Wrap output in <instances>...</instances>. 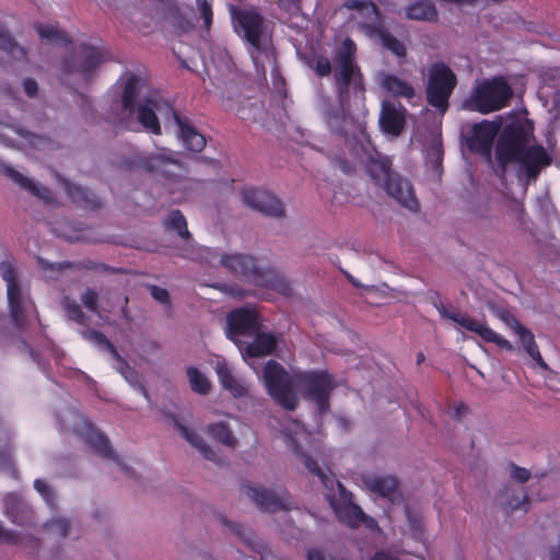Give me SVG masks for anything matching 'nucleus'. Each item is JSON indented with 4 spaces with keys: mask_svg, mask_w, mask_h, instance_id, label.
<instances>
[{
    "mask_svg": "<svg viewBox=\"0 0 560 560\" xmlns=\"http://www.w3.org/2000/svg\"><path fill=\"white\" fill-rule=\"evenodd\" d=\"M368 158L365 172L374 185L381 187L388 196L395 199L402 207L411 210H419V202L410 182L393 170V161L389 156L376 151L374 148L368 151L361 144Z\"/></svg>",
    "mask_w": 560,
    "mask_h": 560,
    "instance_id": "obj_3",
    "label": "nucleus"
},
{
    "mask_svg": "<svg viewBox=\"0 0 560 560\" xmlns=\"http://www.w3.org/2000/svg\"><path fill=\"white\" fill-rule=\"evenodd\" d=\"M150 293L154 300L162 304L170 305V294L166 289L160 288L158 285H150Z\"/></svg>",
    "mask_w": 560,
    "mask_h": 560,
    "instance_id": "obj_51",
    "label": "nucleus"
},
{
    "mask_svg": "<svg viewBox=\"0 0 560 560\" xmlns=\"http://www.w3.org/2000/svg\"><path fill=\"white\" fill-rule=\"evenodd\" d=\"M357 46L351 38L342 42L334 56V88L338 106H328L324 112L328 128L345 138L350 135L365 137L364 124L355 117L352 107L364 108L366 88L364 75L355 62Z\"/></svg>",
    "mask_w": 560,
    "mask_h": 560,
    "instance_id": "obj_1",
    "label": "nucleus"
},
{
    "mask_svg": "<svg viewBox=\"0 0 560 560\" xmlns=\"http://www.w3.org/2000/svg\"><path fill=\"white\" fill-rule=\"evenodd\" d=\"M262 378L268 394L287 410H294L299 398L294 392V374L291 376L276 360H269L262 371Z\"/></svg>",
    "mask_w": 560,
    "mask_h": 560,
    "instance_id": "obj_10",
    "label": "nucleus"
},
{
    "mask_svg": "<svg viewBox=\"0 0 560 560\" xmlns=\"http://www.w3.org/2000/svg\"><path fill=\"white\" fill-rule=\"evenodd\" d=\"M370 36H376L382 45L395 56L402 58L407 55L405 45L395 37L382 23H368L362 25Z\"/></svg>",
    "mask_w": 560,
    "mask_h": 560,
    "instance_id": "obj_23",
    "label": "nucleus"
},
{
    "mask_svg": "<svg viewBox=\"0 0 560 560\" xmlns=\"http://www.w3.org/2000/svg\"><path fill=\"white\" fill-rule=\"evenodd\" d=\"M45 528L49 533L67 537L70 532V522L63 517L52 518L45 523Z\"/></svg>",
    "mask_w": 560,
    "mask_h": 560,
    "instance_id": "obj_45",
    "label": "nucleus"
},
{
    "mask_svg": "<svg viewBox=\"0 0 560 560\" xmlns=\"http://www.w3.org/2000/svg\"><path fill=\"white\" fill-rule=\"evenodd\" d=\"M174 425L179 431L180 435L192 447L197 448L206 459L217 462V452L211 446H209L198 433L188 429L176 418L174 419Z\"/></svg>",
    "mask_w": 560,
    "mask_h": 560,
    "instance_id": "obj_30",
    "label": "nucleus"
},
{
    "mask_svg": "<svg viewBox=\"0 0 560 560\" xmlns=\"http://www.w3.org/2000/svg\"><path fill=\"white\" fill-rule=\"evenodd\" d=\"M335 166L338 167L345 174H351L354 172L352 164L342 156H337L334 160Z\"/></svg>",
    "mask_w": 560,
    "mask_h": 560,
    "instance_id": "obj_55",
    "label": "nucleus"
},
{
    "mask_svg": "<svg viewBox=\"0 0 560 560\" xmlns=\"http://www.w3.org/2000/svg\"><path fill=\"white\" fill-rule=\"evenodd\" d=\"M498 127L493 122L483 120L476 124L472 135L468 140V148L471 152L490 156Z\"/></svg>",
    "mask_w": 560,
    "mask_h": 560,
    "instance_id": "obj_19",
    "label": "nucleus"
},
{
    "mask_svg": "<svg viewBox=\"0 0 560 560\" xmlns=\"http://www.w3.org/2000/svg\"><path fill=\"white\" fill-rule=\"evenodd\" d=\"M363 481L370 491L388 499L393 503L400 497L399 482L395 477L373 475L364 477Z\"/></svg>",
    "mask_w": 560,
    "mask_h": 560,
    "instance_id": "obj_25",
    "label": "nucleus"
},
{
    "mask_svg": "<svg viewBox=\"0 0 560 560\" xmlns=\"http://www.w3.org/2000/svg\"><path fill=\"white\" fill-rule=\"evenodd\" d=\"M221 523L229 527L244 544L255 553L261 555L265 550V545L257 536L253 533V530L242 524L233 523L229 521L226 517H220Z\"/></svg>",
    "mask_w": 560,
    "mask_h": 560,
    "instance_id": "obj_32",
    "label": "nucleus"
},
{
    "mask_svg": "<svg viewBox=\"0 0 560 560\" xmlns=\"http://www.w3.org/2000/svg\"><path fill=\"white\" fill-rule=\"evenodd\" d=\"M550 560H559V551L552 550Z\"/></svg>",
    "mask_w": 560,
    "mask_h": 560,
    "instance_id": "obj_64",
    "label": "nucleus"
},
{
    "mask_svg": "<svg viewBox=\"0 0 560 560\" xmlns=\"http://www.w3.org/2000/svg\"><path fill=\"white\" fill-rule=\"evenodd\" d=\"M405 112L406 109L402 106L397 108L390 101L383 102L380 114V126L382 130L392 136H399L406 122Z\"/></svg>",
    "mask_w": 560,
    "mask_h": 560,
    "instance_id": "obj_20",
    "label": "nucleus"
},
{
    "mask_svg": "<svg viewBox=\"0 0 560 560\" xmlns=\"http://www.w3.org/2000/svg\"><path fill=\"white\" fill-rule=\"evenodd\" d=\"M499 317L511 328V325L513 324V319H516L513 315H511L506 311H502L499 314Z\"/></svg>",
    "mask_w": 560,
    "mask_h": 560,
    "instance_id": "obj_59",
    "label": "nucleus"
},
{
    "mask_svg": "<svg viewBox=\"0 0 560 560\" xmlns=\"http://www.w3.org/2000/svg\"><path fill=\"white\" fill-rule=\"evenodd\" d=\"M118 365L116 366V370L121 376L130 384H135L139 382V375L138 372L130 366V364L124 359L120 358V360L117 361Z\"/></svg>",
    "mask_w": 560,
    "mask_h": 560,
    "instance_id": "obj_46",
    "label": "nucleus"
},
{
    "mask_svg": "<svg viewBox=\"0 0 560 560\" xmlns=\"http://www.w3.org/2000/svg\"><path fill=\"white\" fill-rule=\"evenodd\" d=\"M191 389L200 395H207L211 389V384L203 373L197 368L189 366L186 370Z\"/></svg>",
    "mask_w": 560,
    "mask_h": 560,
    "instance_id": "obj_41",
    "label": "nucleus"
},
{
    "mask_svg": "<svg viewBox=\"0 0 560 560\" xmlns=\"http://www.w3.org/2000/svg\"><path fill=\"white\" fill-rule=\"evenodd\" d=\"M200 15L203 20V26L207 31L210 30L213 21L212 2L213 0H196Z\"/></svg>",
    "mask_w": 560,
    "mask_h": 560,
    "instance_id": "obj_47",
    "label": "nucleus"
},
{
    "mask_svg": "<svg viewBox=\"0 0 560 560\" xmlns=\"http://www.w3.org/2000/svg\"><path fill=\"white\" fill-rule=\"evenodd\" d=\"M104 348V350H106L114 360L118 361L120 360V358H122L119 352L117 351L115 345L109 340L107 339L106 342H104V346L102 347Z\"/></svg>",
    "mask_w": 560,
    "mask_h": 560,
    "instance_id": "obj_57",
    "label": "nucleus"
},
{
    "mask_svg": "<svg viewBox=\"0 0 560 560\" xmlns=\"http://www.w3.org/2000/svg\"><path fill=\"white\" fill-rule=\"evenodd\" d=\"M342 8L347 10H355L362 13L365 18L381 19V13L377 5L372 0H345Z\"/></svg>",
    "mask_w": 560,
    "mask_h": 560,
    "instance_id": "obj_40",
    "label": "nucleus"
},
{
    "mask_svg": "<svg viewBox=\"0 0 560 560\" xmlns=\"http://www.w3.org/2000/svg\"><path fill=\"white\" fill-rule=\"evenodd\" d=\"M242 493L248 497L261 511L275 513L292 508L290 494L287 490L275 491L262 487L242 486Z\"/></svg>",
    "mask_w": 560,
    "mask_h": 560,
    "instance_id": "obj_15",
    "label": "nucleus"
},
{
    "mask_svg": "<svg viewBox=\"0 0 560 560\" xmlns=\"http://www.w3.org/2000/svg\"><path fill=\"white\" fill-rule=\"evenodd\" d=\"M4 174L22 189L30 191L32 195L38 198L45 199L49 192L47 188H39L32 179L14 170L12 166H5Z\"/></svg>",
    "mask_w": 560,
    "mask_h": 560,
    "instance_id": "obj_35",
    "label": "nucleus"
},
{
    "mask_svg": "<svg viewBox=\"0 0 560 560\" xmlns=\"http://www.w3.org/2000/svg\"><path fill=\"white\" fill-rule=\"evenodd\" d=\"M229 12L233 31L247 42L256 52H260L267 27L261 13L255 7L241 8L237 5H230Z\"/></svg>",
    "mask_w": 560,
    "mask_h": 560,
    "instance_id": "obj_12",
    "label": "nucleus"
},
{
    "mask_svg": "<svg viewBox=\"0 0 560 560\" xmlns=\"http://www.w3.org/2000/svg\"><path fill=\"white\" fill-rule=\"evenodd\" d=\"M512 95V88L502 78L485 80L472 91L468 107L481 114L493 113L505 107Z\"/></svg>",
    "mask_w": 560,
    "mask_h": 560,
    "instance_id": "obj_11",
    "label": "nucleus"
},
{
    "mask_svg": "<svg viewBox=\"0 0 560 560\" xmlns=\"http://www.w3.org/2000/svg\"><path fill=\"white\" fill-rule=\"evenodd\" d=\"M439 314L458 324L463 328L477 334L483 341L492 342L506 351H513V345L500 334L487 326L485 322L477 320L465 313L448 312L443 303L434 304Z\"/></svg>",
    "mask_w": 560,
    "mask_h": 560,
    "instance_id": "obj_13",
    "label": "nucleus"
},
{
    "mask_svg": "<svg viewBox=\"0 0 560 560\" xmlns=\"http://www.w3.org/2000/svg\"><path fill=\"white\" fill-rule=\"evenodd\" d=\"M215 372L222 387L229 390L233 397L240 398L247 394L246 387L232 374L225 362H219Z\"/></svg>",
    "mask_w": 560,
    "mask_h": 560,
    "instance_id": "obj_34",
    "label": "nucleus"
},
{
    "mask_svg": "<svg viewBox=\"0 0 560 560\" xmlns=\"http://www.w3.org/2000/svg\"><path fill=\"white\" fill-rule=\"evenodd\" d=\"M457 75L443 61H435L429 66L425 82L427 103L444 115L450 107V98L457 85Z\"/></svg>",
    "mask_w": 560,
    "mask_h": 560,
    "instance_id": "obj_7",
    "label": "nucleus"
},
{
    "mask_svg": "<svg viewBox=\"0 0 560 560\" xmlns=\"http://www.w3.org/2000/svg\"><path fill=\"white\" fill-rule=\"evenodd\" d=\"M158 108V103L152 97H145L141 101L137 107L135 108V113L137 114V119L142 128L152 133V135H161V124L155 113Z\"/></svg>",
    "mask_w": 560,
    "mask_h": 560,
    "instance_id": "obj_24",
    "label": "nucleus"
},
{
    "mask_svg": "<svg viewBox=\"0 0 560 560\" xmlns=\"http://www.w3.org/2000/svg\"><path fill=\"white\" fill-rule=\"evenodd\" d=\"M307 560H327L325 555L316 549V548H311L307 550Z\"/></svg>",
    "mask_w": 560,
    "mask_h": 560,
    "instance_id": "obj_58",
    "label": "nucleus"
},
{
    "mask_svg": "<svg viewBox=\"0 0 560 560\" xmlns=\"http://www.w3.org/2000/svg\"><path fill=\"white\" fill-rule=\"evenodd\" d=\"M85 443L94 451L95 454L103 458L112 459L125 472H130V469L125 465L121 459L114 453L109 440L94 428H90L85 435Z\"/></svg>",
    "mask_w": 560,
    "mask_h": 560,
    "instance_id": "obj_21",
    "label": "nucleus"
},
{
    "mask_svg": "<svg viewBox=\"0 0 560 560\" xmlns=\"http://www.w3.org/2000/svg\"><path fill=\"white\" fill-rule=\"evenodd\" d=\"M0 542L7 545H16L20 542V536L11 529H7L0 521Z\"/></svg>",
    "mask_w": 560,
    "mask_h": 560,
    "instance_id": "obj_49",
    "label": "nucleus"
},
{
    "mask_svg": "<svg viewBox=\"0 0 560 560\" xmlns=\"http://www.w3.org/2000/svg\"><path fill=\"white\" fill-rule=\"evenodd\" d=\"M67 192L74 203L84 209L96 210L103 206V202L97 195L82 186L69 185Z\"/></svg>",
    "mask_w": 560,
    "mask_h": 560,
    "instance_id": "obj_33",
    "label": "nucleus"
},
{
    "mask_svg": "<svg viewBox=\"0 0 560 560\" xmlns=\"http://www.w3.org/2000/svg\"><path fill=\"white\" fill-rule=\"evenodd\" d=\"M253 336H255L254 340L242 350L244 358H260L273 353L277 347V339L272 334L260 332L259 330Z\"/></svg>",
    "mask_w": 560,
    "mask_h": 560,
    "instance_id": "obj_27",
    "label": "nucleus"
},
{
    "mask_svg": "<svg viewBox=\"0 0 560 560\" xmlns=\"http://www.w3.org/2000/svg\"><path fill=\"white\" fill-rule=\"evenodd\" d=\"M294 384L304 397L314 402L319 413L329 410V399L336 387L335 376L327 370L294 372Z\"/></svg>",
    "mask_w": 560,
    "mask_h": 560,
    "instance_id": "obj_9",
    "label": "nucleus"
},
{
    "mask_svg": "<svg viewBox=\"0 0 560 560\" xmlns=\"http://www.w3.org/2000/svg\"><path fill=\"white\" fill-rule=\"evenodd\" d=\"M104 60V51L101 48L81 44L73 49L69 58L62 60L61 80L67 81L74 77L78 84H88Z\"/></svg>",
    "mask_w": 560,
    "mask_h": 560,
    "instance_id": "obj_8",
    "label": "nucleus"
},
{
    "mask_svg": "<svg viewBox=\"0 0 560 560\" xmlns=\"http://www.w3.org/2000/svg\"><path fill=\"white\" fill-rule=\"evenodd\" d=\"M23 89L28 97H35L38 92V84L34 79L27 78L23 81Z\"/></svg>",
    "mask_w": 560,
    "mask_h": 560,
    "instance_id": "obj_54",
    "label": "nucleus"
},
{
    "mask_svg": "<svg viewBox=\"0 0 560 560\" xmlns=\"http://www.w3.org/2000/svg\"><path fill=\"white\" fill-rule=\"evenodd\" d=\"M511 477L513 479H515L516 481L521 482V483H524L526 482L529 477H530V472L528 469L526 468H523V467H518L514 464L511 465Z\"/></svg>",
    "mask_w": 560,
    "mask_h": 560,
    "instance_id": "obj_52",
    "label": "nucleus"
},
{
    "mask_svg": "<svg viewBox=\"0 0 560 560\" xmlns=\"http://www.w3.org/2000/svg\"><path fill=\"white\" fill-rule=\"evenodd\" d=\"M371 560H399L388 553H385L383 551L376 552Z\"/></svg>",
    "mask_w": 560,
    "mask_h": 560,
    "instance_id": "obj_60",
    "label": "nucleus"
},
{
    "mask_svg": "<svg viewBox=\"0 0 560 560\" xmlns=\"http://www.w3.org/2000/svg\"><path fill=\"white\" fill-rule=\"evenodd\" d=\"M468 411V408L465 404L458 402L453 407L452 416L456 420H460L463 416H465Z\"/></svg>",
    "mask_w": 560,
    "mask_h": 560,
    "instance_id": "obj_56",
    "label": "nucleus"
},
{
    "mask_svg": "<svg viewBox=\"0 0 560 560\" xmlns=\"http://www.w3.org/2000/svg\"><path fill=\"white\" fill-rule=\"evenodd\" d=\"M294 454L303 463L305 468L313 475L318 477L323 486L327 489L326 499L334 510L338 521L350 528H358L363 525L370 530L378 528L377 522L363 512V510L353 502L352 493L348 491L340 481H335L328 477L318 463L307 455L303 450L294 443Z\"/></svg>",
    "mask_w": 560,
    "mask_h": 560,
    "instance_id": "obj_2",
    "label": "nucleus"
},
{
    "mask_svg": "<svg viewBox=\"0 0 560 560\" xmlns=\"http://www.w3.org/2000/svg\"><path fill=\"white\" fill-rule=\"evenodd\" d=\"M38 265L45 272H60L66 269L72 270H91L95 272L110 271V267L103 262H96L91 259L81 261H61V262H49L48 260L39 257Z\"/></svg>",
    "mask_w": 560,
    "mask_h": 560,
    "instance_id": "obj_22",
    "label": "nucleus"
},
{
    "mask_svg": "<svg viewBox=\"0 0 560 560\" xmlns=\"http://www.w3.org/2000/svg\"><path fill=\"white\" fill-rule=\"evenodd\" d=\"M83 337L86 340L97 345L100 348H102L104 346V342H106V340L108 339L102 331L95 329H86L83 332Z\"/></svg>",
    "mask_w": 560,
    "mask_h": 560,
    "instance_id": "obj_50",
    "label": "nucleus"
},
{
    "mask_svg": "<svg viewBox=\"0 0 560 560\" xmlns=\"http://www.w3.org/2000/svg\"><path fill=\"white\" fill-rule=\"evenodd\" d=\"M124 165L130 170L147 172L158 179L178 183L183 189L191 188L196 184L186 177L187 168L176 153L167 149L156 153L136 152L124 161Z\"/></svg>",
    "mask_w": 560,
    "mask_h": 560,
    "instance_id": "obj_5",
    "label": "nucleus"
},
{
    "mask_svg": "<svg viewBox=\"0 0 560 560\" xmlns=\"http://www.w3.org/2000/svg\"><path fill=\"white\" fill-rule=\"evenodd\" d=\"M405 16L412 21L435 22L438 10L430 0H417L405 8Z\"/></svg>",
    "mask_w": 560,
    "mask_h": 560,
    "instance_id": "obj_31",
    "label": "nucleus"
},
{
    "mask_svg": "<svg viewBox=\"0 0 560 560\" xmlns=\"http://www.w3.org/2000/svg\"><path fill=\"white\" fill-rule=\"evenodd\" d=\"M527 133L518 124L506 126L497 142L495 155L498 164L505 167L517 160L518 155L526 149Z\"/></svg>",
    "mask_w": 560,
    "mask_h": 560,
    "instance_id": "obj_14",
    "label": "nucleus"
},
{
    "mask_svg": "<svg viewBox=\"0 0 560 560\" xmlns=\"http://www.w3.org/2000/svg\"><path fill=\"white\" fill-rule=\"evenodd\" d=\"M528 503H529V498L527 495H524L522 502L517 501L515 504H513L512 502L510 503V511L514 512L515 510L521 509L522 505H526Z\"/></svg>",
    "mask_w": 560,
    "mask_h": 560,
    "instance_id": "obj_61",
    "label": "nucleus"
},
{
    "mask_svg": "<svg viewBox=\"0 0 560 560\" xmlns=\"http://www.w3.org/2000/svg\"><path fill=\"white\" fill-rule=\"evenodd\" d=\"M511 329L520 337L522 346L526 353L542 369H548L547 363L542 359L538 345L536 343L534 334L517 319H513Z\"/></svg>",
    "mask_w": 560,
    "mask_h": 560,
    "instance_id": "obj_28",
    "label": "nucleus"
},
{
    "mask_svg": "<svg viewBox=\"0 0 560 560\" xmlns=\"http://www.w3.org/2000/svg\"><path fill=\"white\" fill-rule=\"evenodd\" d=\"M208 434L215 441L229 447H236L237 440L233 434L232 429L225 422L210 423L207 427Z\"/></svg>",
    "mask_w": 560,
    "mask_h": 560,
    "instance_id": "obj_38",
    "label": "nucleus"
},
{
    "mask_svg": "<svg viewBox=\"0 0 560 560\" xmlns=\"http://www.w3.org/2000/svg\"><path fill=\"white\" fill-rule=\"evenodd\" d=\"M243 202L267 217L281 218L285 210L281 201L270 192L258 188H244L241 191Z\"/></svg>",
    "mask_w": 560,
    "mask_h": 560,
    "instance_id": "obj_17",
    "label": "nucleus"
},
{
    "mask_svg": "<svg viewBox=\"0 0 560 560\" xmlns=\"http://www.w3.org/2000/svg\"><path fill=\"white\" fill-rule=\"evenodd\" d=\"M228 338L236 342L238 336H253L261 328L260 316L255 308L238 307L226 317Z\"/></svg>",
    "mask_w": 560,
    "mask_h": 560,
    "instance_id": "obj_16",
    "label": "nucleus"
},
{
    "mask_svg": "<svg viewBox=\"0 0 560 560\" xmlns=\"http://www.w3.org/2000/svg\"><path fill=\"white\" fill-rule=\"evenodd\" d=\"M0 49L18 61L26 59L27 52L19 45L8 30L0 25Z\"/></svg>",
    "mask_w": 560,
    "mask_h": 560,
    "instance_id": "obj_36",
    "label": "nucleus"
},
{
    "mask_svg": "<svg viewBox=\"0 0 560 560\" xmlns=\"http://www.w3.org/2000/svg\"><path fill=\"white\" fill-rule=\"evenodd\" d=\"M0 276L7 283L8 305L12 323L20 330H24L33 317L37 318V311L31 295L23 291L18 280L12 256L10 259L0 261Z\"/></svg>",
    "mask_w": 560,
    "mask_h": 560,
    "instance_id": "obj_6",
    "label": "nucleus"
},
{
    "mask_svg": "<svg viewBox=\"0 0 560 560\" xmlns=\"http://www.w3.org/2000/svg\"><path fill=\"white\" fill-rule=\"evenodd\" d=\"M81 301L83 305L92 313L98 312V294L94 289L88 288L82 296Z\"/></svg>",
    "mask_w": 560,
    "mask_h": 560,
    "instance_id": "obj_48",
    "label": "nucleus"
},
{
    "mask_svg": "<svg viewBox=\"0 0 560 560\" xmlns=\"http://www.w3.org/2000/svg\"><path fill=\"white\" fill-rule=\"evenodd\" d=\"M551 156L547 150L540 145L527 147L515 162L520 163V171L524 172L528 182H535L541 170L551 164Z\"/></svg>",
    "mask_w": 560,
    "mask_h": 560,
    "instance_id": "obj_18",
    "label": "nucleus"
},
{
    "mask_svg": "<svg viewBox=\"0 0 560 560\" xmlns=\"http://www.w3.org/2000/svg\"><path fill=\"white\" fill-rule=\"evenodd\" d=\"M140 79L136 74H130L125 83L121 95V107L125 112L132 115L137 107L138 85Z\"/></svg>",
    "mask_w": 560,
    "mask_h": 560,
    "instance_id": "obj_37",
    "label": "nucleus"
},
{
    "mask_svg": "<svg viewBox=\"0 0 560 560\" xmlns=\"http://www.w3.org/2000/svg\"><path fill=\"white\" fill-rule=\"evenodd\" d=\"M425 360V355L423 352H418L417 354V364L420 365L421 363H423Z\"/></svg>",
    "mask_w": 560,
    "mask_h": 560,
    "instance_id": "obj_63",
    "label": "nucleus"
},
{
    "mask_svg": "<svg viewBox=\"0 0 560 560\" xmlns=\"http://www.w3.org/2000/svg\"><path fill=\"white\" fill-rule=\"evenodd\" d=\"M308 66L319 78H326L331 73V62L324 55H316L308 61Z\"/></svg>",
    "mask_w": 560,
    "mask_h": 560,
    "instance_id": "obj_43",
    "label": "nucleus"
},
{
    "mask_svg": "<svg viewBox=\"0 0 560 560\" xmlns=\"http://www.w3.org/2000/svg\"><path fill=\"white\" fill-rule=\"evenodd\" d=\"M163 225L166 230L175 231L177 235L185 241H189L191 238V234L187 228L186 218L179 210H172L164 219Z\"/></svg>",
    "mask_w": 560,
    "mask_h": 560,
    "instance_id": "obj_39",
    "label": "nucleus"
},
{
    "mask_svg": "<svg viewBox=\"0 0 560 560\" xmlns=\"http://www.w3.org/2000/svg\"><path fill=\"white\" fill-rule=\"evenodd\" d=\"M62 307H63V311L67 314V317L70 320H73V322H75V323H78L80 325L85 324L86 316H85V314L83 313L81 306L77 303L75 300H73V299H71L69 296H66L62 300Z\"/></svg>",
    "mask_w": 560,
    "mask_h": 560,
    "instance_id": "obj_42",
    "label": "nucleus"
},
{
    "mask_svg": "<svg viewBox=\"0 0 560 560\" xmlns=\"http://www.w3.org/2000/svg\"><path fill=\"white\" fill-rule=\"evenodd\" d=\"M34 488L43 495V498L49 503L52 500V493L49 486L43 479H36L34 481Z\"/></svg>",
    "mask_w": 560,
    "mask_h": 560,
    "instance_id": "obj_53",
    "label": "nucleus"
},
{
    "mask_svg": "<svg viewBox=\"0 0 560 560\" xmlns=\"http://www.w3.org/2000/svg\"><path fill=\"white\" fill-rule=\"evenodd\" d=\"M271 75L273 79H279L282 83H284V79L281 77L279 69L277 67L272 68Z\"/></svg>",
    "mask_w": 560,
    "mask_h": 560,
    "instance_id": "obj_62",
    "label": "nucleus"
},
{
    "mask_svg": "<svg viewBox=\"0 0 560 560\" xmlns=\"http://www.w3.org/2000/svg\"><path fill=\"white\" fill-rule=\"evenodd\" d=\"M36 31L38 32L39 36L44 39L51 42L71 43L66 33L55 28L51 25H38L36 26Z\"/></svg>",
    "mask_w": 560,
    "mask_h": 560,
    "instance_id": "obj_44",
    "label": "nucleus"
},
{
    "mask_svg": "<svg viewBox=\"0 0 560 560\" xmlns=\"http://www.w3.org/2000/svg\"><path fill=\"white\" fill-rule=\"evenodd\" d=\"M380 84L393 97L411 100L416 96V90L412 84L395 74H382Z\"/></svg>",
    "mask_w": 560,
    "mask_h": 560,
    "instance_id": "obj_29",
    "label": "nucleus"
},
{
    "mask_svg": "<svg viewBox=\"0 0 560 560\" xmlns=\"http://www.w3.org/2000/svg\"><path fill=\"white\" fill-rule=\"evenodd\" d=\"M221 264L230 273L248 283L273 290L282 295L291 293L289 281L280 272L252 255H223Z\"/></svg>",
    "mask_w": 560,
    "mask_h": 560,
    "instance_id": "obj_4",
    "label": "nucleus"
},
{
    "mask_svg": "<svg viewBox=\"0 0 560 560\" xmlns=\"http://www.w3.org/2000/svg\"><path fill=\"white\" fill-rule=\"evenodd\" d=\"M174 119L179 129L184 147L191 152H201L206 147V138L192 127L186 118L174 112Z\"/></svg>",
    "mask_w": 560,
    "mask_h": 560,
    "instance_id": "obj_26",
    "label": "nucleus"
}]
</instances>
